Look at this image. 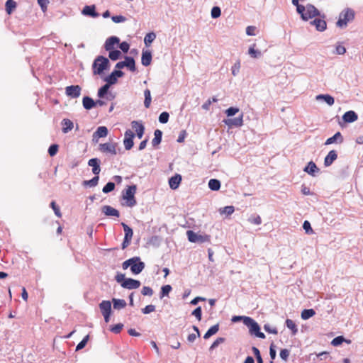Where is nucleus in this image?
I'll use <instances>...</instances> for the list:
<instances>
[{"instance_id":"obj_8","label":"nucleus","mask_w":363,"mask_h":363,"mask_svg":"<svg viewBox=\"0 0 363 363\" xmlns=\"http://www.w3.org/2000/svg\"><path fill=\"white\" fill-rule=\"evenodd\" d=\"M133 264L131 265L130 272L133 274H139L145 269V264L140 257H133Z\"/></svg>"},{"instance_id":"obj_60","label":"nucleus","mask_w":363,"mask_h":363,"mask_svg":"<svg viewBox=\"0 0 363 363\" xmlns=\"http://www.w3.org/2000/svg\"><path fill=\"white\" fill-rule=\"evenodd\" d=\"M218 101V99L216 97V96H213L212 97V99H208L203 105H202V108L204 109V110H209V107L211 106V104H212V102H217Z\"/></svg>"},{"instance_id":"obj_9","label":"nucleus","mask_w":363,"mask_h":363,"mask_svg":"<svg viewBox=\"0 0 363 363\" xmlns=\"http://www.w3.org/2000/svg\"><path fill=\"white\" fill-rule=\"evenodd\" d=\"M123 76L124 72L123 71L114 69L111 74L104 78V81L111 86L117 83L118 78L123 77Z\"/></svg>"},{"instance_id":"obj_21","label":"nucleus","mask_w":363,"mask_h":363,"mask_svg":"<svg viewBox=\"0 0 363 363\" xmlns=\"http://www.w3.org/2000/svg\"><path fill=\"white\" fill-rule=\"evenodd\" d=\"M152 52L149 50H143L142 57H141V63L143 66L147 67L152 62Z\"/></svg>"},{"instance_id":"obj_11","label":"nucleus","mask_w":363,"mask_h":363,"mask_svg":"<svg viewBox=\"0 0 363 363\" xmlns=\"http://www.w3.org/2000/svg\"><path fill=\"white\" fill-rule=\"evenodd\" d=\"M223 122L230 128L241 127L243 125V113L234 118L223 119Z\"/></svg>"},{"instance_id":"obj_48","label":"nucleus","mask_w":363,"mask_h":363,"mask_svg":"<svg viewBox=\"0 0 363 363\" xmlns=\"http://www.w3.org/2000/svg\"><path fill=\"white\" fill-rule=\"evenodd\" d=\"M116 184L114 182H108L102 189L104 194H108L115 189Z\"/></svg>"},{"instance_id":"obj_2","label":"nucleus","mask_w":363,"mask_h":363,"mask_svg":"<svg viewBox=\"0 0 363 363\" xmlns=\"http://www.w3.org/2000/svg\"><path fill=\"white\" fill-rule=\"evenodd\" d=\"M137 191V186L132 184L127 186L122 191V199L125 201L123 205L128 207H133L137 204V201L135 194Z\"/></svg>"},{"instance_id":"obj_61","label":"nucleus","mask_w":363,"mask_h":363,"mask_svg":"<svg viewBox=\"0 0 363 363\" xmlns=\"http://www.w3.org/2000/svg\"><path fill=\"white\" fill-rule=\"evenodd\" d=\"M225 341L224 337H218L211 345L209 350H213L216 348L220 344Z\"/></svg>"},{"instance_id":"obj_12","label":"nucleus","mask_w":363,"mask_h":363,"mask_svg":"<svg viewBox=\"0 0 363 363\" xmlns=\"http://www.w3.org/2000/svg\"><path fill=\"white\" fill-rule=\"evenodd\" d=\"M320 16V13L318 11V9H317L315 7V6H313V4H308L306 5V11L304 13V18H306L303 19L304 21H307L308 20H309L313 17H316V16Z\"/></svg>"},{"instance_id":"obj_50","label":"nucleus","mask_w":363,"mask_h":363,"mask_svg":"<svg viewBox=\"0 0 363 363\" xmlns=\"http://www.w3.org/2000/svg\"><path fill=\"white\" fill-rule=\"evenodd\" d=\"M89 340V335H86L77 345L76 351H79L82 350L86 345L88 341Z\"/></svg>"},{"instance_id":"obj_47","label":"nucleus","mask_w":363,"mask_h":363,"mask_svg":"<svg viewBox=\"0 0 363 363\" xmlns=\"http://www.w3.org/2000/svg\"><path fill=\"white\" fill-rule=\"evenodd\" d=\"M121 225L124 230L125 235L124 237L130 238L132 240L133 235V229L125 224V223H121Z\"/></svg>"},{"instance_id":"obj_15","label":"nucleus","mask_w":363,"mask_h":363,"mask_svg":"<svg viewBox=\"0 0 363 363\" xmlns=\"http://www.w3.org/2000/svg\"><path fill=\"white\" fill-rule=\"evenodd\" d=\"M135 134L130 130H127L124 134L123 144L125 150H130L134 145L133 139Z\"/></svg>"},{"instance_id":"obj_30","label":"nucleus","mask_w":363,"mask_h":363,"mask_svg":"<svg viewBox=\"0 0 363 363\" xmlns=\"http://www.w3.org/2000/svg\"><path fill=\"white\" fill-rule=\"evenodd\" d=\"M162 131L157 129L154 132V138L152 140V145L154 147H157L162 142Z\"/></svg>"},{"instance_id":"obj_13","label":"nucleus","mask_w":363,"mask_h":363,"mask_svg":"<svg viewBox=\"0 0 363 363\" xmlns=\"http://www.w3.org/2000/svg\"><path fill=\"white\" fill-rule=\"evenodd\" d=\"M82 88L79 85H70L65 88V94L72 99H77L81 95Z\"/></svg>"},{"instance_id":"obj_4","label":"nucleus","mask_w":363,"mask_h":363,"mask_svg":"<svg viewBox=\"0 0 363 363\" xmlns=\"http://www.w3.org/2000/svg\"><path fill=\"white\" fill-rule=\"evenodd\" d=\"M355 16L354 11L350 8H347L342 11L339 15V18L336 22L338 28H343L347 27V23L354 20Z\"/></svg>"},{"instance_id":"obj_32","label":"nucleus","mask_w":363,"mask_h":363,"mask_svg":"<svg viewBox=\"0 0 363 363\" xmlns=\"http://www.w3.org/2000/svg\"><path fill=\"white\" fill-rule=\"evenodd\" d=\"M61 123L63 125V127L62 128V131L64 133H67L68 132L72 130L73 127H74L73 122L71 120L68 119V118H64L62 121Z\"/></svg>"},{"instance_id":"obj_28","label":"nucleus","mask_w":363,"mask_h":363,"mask_svg":"<svg viewBox=\"0 0 363 363\" xmlns=\"http://www.w3.org/2000/svg\"><path fill=\"white\" fill-rule=\"evenodd\" d=\"M124 61L125 67H127L130 72H134L136 71L135 61L133 57L125 55L124 57Z\"/></svg>"},{"instance_id":"obj_55","label":"nucleus","mask_w":363,"mask_h":363,"mask_svg":"<svg viewBox=\"0 0 363 363\" xmlns=\"http://www.w3.org/2000/svg\"><path fill=\"white\" fill-rule=\"evenodd\" d=\"M239 108L238 107L231 106L227 108L225 111V114L228 117H231L235 116L236 113L239 112Z\"/></svg>"},{"instance_id":"obj_37","label":"nucleus","mask_w":363,"mask_h":363,"mask_svg":"<svg viewBox=\"0 0 363 363\" xmlns=\"http://www.w3.org/2000/svg\"><path fill=\"white\" fill-rule=\"evenodd\" d=\"M108 60H111L112 61H116L122 57V53L121 51L113 49L111 50H108Z\"/></svg>"},{"instance_id":"obj_33","label":"nucleus","mask_w":363,"mask_h":363,"mask_svg":"<svg viewBox=\"0 0 363 363\" xmlns=\"http://www.w3.org/2000/svg\"><path fill=\"white\" fill-rule=\"evenodd\" d=\"M111 302L113 303V308L116 310L124 308L127 305L126 301L123 299L113 298Z\"/></svg>"},{"instance_id":"obj_14","label":"nucleus","mask_w":363,"mask_h":363,"mask_svg":"<svg viewBox=\"0 0 363 363\" xmlns=\"http://www.w3.org/2000/svg\"><path fill=\"white\" fill-rule=\"evenodd\" d=\"M322 18H315L310 22V24L314 26L318 31L323 32L327 28V23L324 20L325 15L320 16Z\"/></svg>"},{"instance_id":"obj_18","label":"nucleus","mask_w":363,"mask_h":363,"mask_svg":"<svg viewBox=\"0 0 363 363\" xmlns=\"http://www.w3.org/2000/svg\"><path fill=\"white\" fill-rule=\"evenodd\" d=\"M101 160L99 158H91L88 161V165L92 167V173L99 176L101 172Z\"/></svg>"},{"instance_id":"obj_40","label":"nucleus","mask_w":363,"mask_h":363,"mask_svg":"<svg viewBox=\"0 0 363 363\" xmlns=\"http://www.w3.org/2000/svg\"><path fill=\"white\" fill-rule=\"evenodd\" d=\"M285 325L289 330H291L292 335H296L297 334V325L291 319L287 318L285 321Z\"/></svg>"},{"instance_id":"obj_26","label":"nucleus","mask_w":363,"mask_h":363,"mask_svg":"<svg viewBox=\"0 0 363 363\" xmlns=\"http://www.w3.org/2000/svg\"><path fill=\"white\" fill-rule=\"evenodd\" d=\"M182 182V176L179 174H176L169 179V185L173 190L177 189Z\"/></svg>"},{"instance_id":"obj_19","label":"nucleus","mask_w":363,"mask_h":363,"mask_svg":"<svg viewBox=\"0 0 363 363\" xmlns=\"http://www.w3.org/2000/svg\"><path fill=\"white\" fill-rule=\"evenodd\" d=\"M84 16H90L92 18H97L99 13L96 11L95 5L85 6L82 11Z\"/></svg>"},{"instance_id":"obj_64","label":"nucleus","mask_w":363,"mask_h":363,"mask_svg":"<svg viewBox=\"0 0 363 363\" xmlns=\"http://www.w3.org/2000/svg\"><path fill=\"white\" fill-rule=\"evenodd\" d=\"M289 354L290 352L288 349H281L280 350L279 355L283 360L287 361L289 359Z\"/></svg>"},{"instance_id":"obj_57","label":"nucleus","mask_w":363,"mask_h":363,"mask_svg":"<svg viewBox=\"0 0 363 363\" xmlns=\"http://www.w3.org/2000/svg\"><path fill=\"white\" fill-rule=\"evenodd\" d=\"M191 315L195 316L196 319L200 321L202 318V309L201 306L196 308L192 312Z\"/></svg>"},{"instance_id":"obj_1","label":"nucleus","mask_w":363,"mask_h":363,"mask_svg":"<svg viewBox=\"0 0 363 363\" xmlns=\"http://www.w3.org/2000/svg\"><path fill=\"white\" fill-rule=\"evenodd\" d=\"M111 62L108 57L98 55L94 60L91 66L94 75L102 76L105 71L110 69Z\"/></svg>"},{"instance_id":"obj_25","label":"nucleus","mask_w":363,"mask_h":363,"mask_svg":"<svg viewBox=\"0 0 363 363\" xmlns=\"http://www.w3.org/2000/svg\"><path fill=\"white\" fill-rule=\"evenodd\" d=\"M337 158L336 150H330L324 159L325 167L330 166Z\"/></svg>"},{"instance_id":"obj_5","label":"nucleus","mask_w":363,"mask_h":363,"mask_svg":"<svg viewBox=\"0 0 363 363\" xmlns=\"http://www.w3.org/2000/svg\"><path fill=\"white\" fill-rule=\"evenodd\" d=\"M245 325L249 329V333L251 335H254L257 337L264 339L265 335L261 332L259 325L251 317L245 319Z\"/></svg>"},{"instance_id":"obj_34","label":"nucleus","mask_w":363,"mask_h":363,"mask_svg":"<svg viewBox=\"0 0 363 363\" xmlns=\"http://www.w3.org/2000/svg\"><path fill=\"white\" fill-rule=\"evenodd\" d=\"M99 181V176H96L89 179V180H84L82 182V185L84 187H95L98 185Z\"/></svg>"},{"instance_id":"obj_29","label":"nucleus","mask_w":363,"mask_h":363,"mask_svg":"<svg viewBox=\"0 0 363 363\" xmlns=\"http://www.w3.org/2000/svg\"><path fill=\"white\" fill-rule=\"evenodd\" d=\"M82 105L86 110H91L95 107V101L89 96H85L82 99Z\"/></svg>"},{"instance_id":"obj_35","label":"nucleus","mask_w":363,"mask_h":363,"mask_svg":"<svg viewBox=\"0 0 363 363\" xmlns=\"http://www.w3.org/2000/svg\"><path fill=\"white\" fill-rule=\"evenodd\" d=\"M111 85L106 82L104 85L101 86L97 91V96L100 99H104L106 95H108V90Z\"/></svg>"},{"instance_id":"obj_52","label":"nucleus","mask_w":363,"mask_h":363,"mask_svg":"<svg viewBox=\"0 0 363 363\" xmlns=\"http://www.w3.org/2000/svg\"><path fill=\"white\" fill-rule=\"evenodd\" d=\"M169 118V113L167 111H163L159 116L158 120H159L160 123H161L162 124H165L168 122Z\"/></svg>"},{"instance_id":"obj_24","label":"nucleus","mask_w":363,"mask_h":363,"mask_svg":"<svg viewBox=\"0 0 363 363\" xmlns=\"http://www.w3.org/2000/svg\"><path fill=\"white\" fill-rule=\"evenodd\" d=\"M303 171L308 174L314 177L316 173H318L320 169L316 166L315 163L313 161H310L307 165L304 167Z\"/></svg>"},{"instance_id":"obj_3","label":"nucleus","mask_w":363,"mask_h":363,"mask_svg":"<svg viewBox=\"0 0 363 363\" xmlns=\"http://www.w3.org/2000/svg\"><path fill=\"white\" fill-rule=\"evenodd\" d=\"M115 279L121 284V287L127 289H136L141 285L139 280L132 278H126L124 274L120 272H117Z\"/></svg>"},{"instance_id":"obj_51","label":"nucleus","mask_w":363,"mask_h":363,"mask_svg":"<svg viewBox=\"0 0 363 363\" xmlns=\"http://www.w3.org/2000/svg\"><path fill=\"white\" fill-rule=\"evenodd\" d=\"M248 221L250 223L255 224V225H259L262 223V219L261 217L259 215H251L249 218Z\"/></svg>"},{"instance_id":"obj_44","label":"nucleus","mask_w":363,"mask_h":363,"mask_svg":"<svg viewBox=\"0 0 363 363\" xmlns=\"http://www.w3.org/2000/svg\"><path fill=\"white\" fill-rule=\"evenodd\" d=\"M172 290V287L169 284L162 286L161 287V290L160 292V298H162L164 296H167Z\"/></svg>"},{"instance_id":"obj_39","label":"nucleus","mask_w":363,"mask_h":363,"mask_svg":"<svg viewBox=\"0 0 363 363\" xmlns=\"http://www.w3.org/2000/svg\"><path fill=\"white\" fill-rule=\"evenodd\" d=\"M218 330H219V324L217 323V324L211 326L206 331V333L203 335V338L205 340H207V339L210 338L211 336H213V335L216 334L218 332Z\"/></svg>"},{"instance_id":"obj_41","label":"nucleus","mask_w":363,"mask_h":363,"mask_svg":"<svg viewBox=\"0 0 363 363\" xmlns=\"http://www.w3.org/2000/svg\"><path fill=\"white\" fill-rule=\"evenodd\" d=\"M208 188L212 191H218L220 189L221 183L220 180L217 179H211L208 181Z\"/></svg>"},{"instance_id":"obj_62","label":"nucleus","mask_w":363,"mask_h":363,"mask_svg":"<svg viewBox=\"0 0 363 363\" xmlns=\"http://www.w3.org/2000/svg\"><path fill=\"white\" fill-rule=\"evenodd\" d=\"M118 47L123 52L127 53L130 49V44L126 41L119 42Z\"/></svg>"},{"instance_id":"obj_42","label":"nucleus","mask_w":363,"mask_h":363,"mask_svg":"<svg viewBox=\"0 0 363 363\" xmlns=\"http://www.w3.org/2000/svg\"><path fill=\"white\" fill-rule=\"evenodd\" d=\"M315 315V311L313 308L303 309L301 311V317L303 320H308Z\"/></svg>"},{"instance_id":"obj_53","label":"nucleus","mask_w":363,"mask_h":363,"mask_svg":"<svg viewBox=\"0 0 363 363\" xmlns=\"http://www.w3.org/2000/svg\"><path fill=\"white\" fill-rule=\"evenodd\" d=\"M303 228L305 233L308 235L314 233V231L311 227V223L308 220H305L303 223Z\"/></svg>"},{"instance_id":"obj_20","label":"nucleus","mask_w":363,"mask_h":363,"mask_svg":"<svg viewBox=\"0 0 363 363\" xmlns=\"http://www.w3.org/2000/svg\"><path fill=\"white\" fill-rule=\"evenodd\" d=\"M101 211L106 216H113L116 218L120 216V212L117 209L108 205L103 206L101 208Z\"/></svg>"},{"instance_id":"obj_23","label":"nucleus","mask_w":363,"mask_h":363,"mask_svg":"<svg viewBox=\"0 0 363 363\" xmlns=\"http://www.w3.org/2000/svg\"><path fill=\"white\" fill-rule=\"evenodd\" d=\"M132 128L135 129L136 135L139 139H141L144 135L145 126L140 122L133 121L131 123Z\"/></svg>"},{"instance_id":"obj_17","label":"nucleus","mask_w":363,"mask_h":363,"mask_svg":"<svg viewBox=\"0 0 363 363\" xmlns=\"http://www.w3.org/2000/svg\"><path fill=\"white\" fill-rule=\"evenodd\" d=\"M108 133V130L106 126H99L93 133V142L97 143L99 138L106 137Z\"/></svg>"},{"instance_id":"obj_22","label":"nucleus","mask_w":363,"mask_h":363,"mask_svg":"<svg viewBox=\"0 0 363 363\" xmlns=\"http://www.w3.org/2000/svg\"><path fill=\"white\" fill-rule=\"evenodd\" d=\"M342 118L345 123H350L358 119V115L354 111H348L343 114Z\"/></svg>"},{"instance_id":"obj_56","label":"nucleus","mask_w":363,"mask_h":363,"mask_svg":"<svg viewBox=\"0 0 363 363\" xmlns=\"http://www.w3.org/2000/svg\"><path fill=\"white\" fill-rule=\"evenodd\" d=\"M211 15L213 18H218L221 15L220 8L218 6H213L211 11Z\"/></svg>"},{"instance_id":"obj_63","label":"nucleus","mask_w":363,"mask_h":363,"mask_svg":"<svg viewBox=\"0 0 363 363\" xmlns=\"http://www.w3.org/2000/svg\"><path fill=\"white\" fill-rule=\"evenodd\" d=\"M264 330L269 333H272V334H274V335H277L278 333V330L277 329V328H272L271 325L268 323L267 324H264Z\"/></svg>"},{"instance_id":"obj_6","label":"nucleus","mask_w":363,"mask_h":363,"mask_svg":"<svg viewBox=\"0 0 363 363\" xmlns=\"http://www.w3.org/2000/svg\"><path fill=\"white\" fill-rule=\"evenodd\" d=\"M186 235L189 241L193 243H203L205 242H208L210 240L209 235H199L198 233L191 230H187Z\"/></svg>"},{"instance_id":"obj_54","label":"nucleus","mask_w":363,"mask_h":363,"mask_svg":"<svg viewBox=\"0 0 363 363\" xmlns=\"http://www.w3.org/2000/svg\"><path fill=\"white\" fill-rule=\"evenodd\" d=\"M59 150V145L57 144H52L48 148V154L50 157H54L57 155Z\"/></svg>"},{"instance_id":"obj_36","label":"nucleus","mask_w":363,"mask_h":363,"mask_svg":"<svg viewBox=\"0 0 363 363\" xmlns=\"http://www.w3.org/2000/svg\"><path fill=\"white\" fill-rule=\"evenodd\" d=\"M316 99H323L329 106H333L335 103L334 97L329 94H319L316 96Z\"/></svg>"},{"instance_id":"obj_38","label":"nucleus","mask_w":363,"mask_h":363,"mask_svg":"<svg viewBox=\"0 0 363 363\" xmlns=\"http://www.w3.org/2000/svg\"><path fill=\"white\" fill-rule=\"evenodd\" d=\"M256 44H253L252 46L249 48L248 54L251 57L254 59H258L262 57V52L258 49H255Z\"/></svg>"},{"instance_id":"obj_7","label":"nucleus","mask_w":363,"mask_h":363,"mask_svg":"<svg viewBox=\"0 0 363 363\" xmlns=\"http://www.w3.org/2000/svg\"><path fill=\"white\" fill-rule=\"evenodd\" d=\"M100 311L104 318L106 323H108L112 314L111 302L110 301L104 300L99 303Z\"/></svg>"},{"instance_id":"obj_43","label":"nucleus","mask_w":363,"mask_h":363,"mask_svg":"<svg viewBox=\"0 0 363 363\" xmlns=\"http://www.w3.org/2000/svg\"><path fill=\"white\" fill-rule=\"evenodd\" d=\"M156 34L154 32L148 33L144 38V43L146 47L150 45V44L155 40Z\"/></svg>"},{"instance_id":"obj_16","label":"nucleus","mask_w":363,"mask_h":363,"mask_svg":"<svg viewBox=\"0 0 363 363\" xmlns=\"http://www.w3.org/2000/svg\"><path fill=\"white\" fill-rule=\"evenodd\" d=\"M120 39L117 36H111L108 38L104 45V48L106 51L111 50L115 49L116 45H118Z\"/></svg>"},{"instance_id":"obj_10","label":"nucleus","mask_w":363,"mask_h":363,"mask_svg":"<svg viewBox=\"0 0 363 363\" xmlns=\"http://www.w3.org/2000/svg\"><path fill=\"white\" fill-rule=\"evenodd\" d=\"M117 143H101L99 145V150L104 153H110L113 155L117 154L116 147Z\"/></svg>"},{"instance_id":"obj_59","label":"nucleus","mask_w":363,"mask_h":363,"mask_svg":"<svg viewBox=\"0 0 363 363\" xmlns=\"http://www.w3.org/2000/svg\"><path fill=\"white\" fill-rule=\"evenodd\" d=\"M269 356L272 362L277 357L276 345L274 342H272L269 346Z\"/></svg>"},{"instance_id":"obj_45","label":"nucleus","mask_w":363,"mask_h":363,"mask_svg":"<svg viewBox=\"0 0 363 363\" xmlns=\"http://www.w3.org/2000/svg\"><path fill=\"white\" fill-rule=\"evenodd\" d=\"M344 342L350 343V340H347L342 335H340L333 338V340L331 342V345L335 347H337L342 345Z\"/></svg>"},{"instance_id":"obj_46","label":"nucleus","mask_w":363,"mask_h":363,"mask_svg":"<svg viewBox=\"0 0 363 363\" xmlns=\"http://www.w3.org/2000/svg\"><path fill=\"white\" fill-rule=\"evenodd\" d=\"M144 96H145L144 106L145 108H148L150 106L151 101H152L151 93L148 89H146L144 91Z\"/></svg>"},{"instance_id":"obj_31","label":"nucleus","mask_w":363,"mask_h":363,"mask_svg":"<svg viewBox=\"0 0 363 363\" xmlns=\"http://www.w3.org/2000/svg\"><path fill=\"white\" fill-rule=\"evenodd\" d=\"M17 7V4L14 0H7L5 4V10L8 15H11Z\"/></svg>"},{"instance_id":"obj_49","label":"nucleus","mask_w":363,"mask_h":363,"mask_svg":"<svg viewBox=\"0 0 363 363\" xmlns=\"http://www.w3.org/2000/svg\"><path fill=\"white\" fill-rule=\"evenodd\" d=\"M50 207L54 211V213L56 216H57L58 218L62 217V213L60 207L57 206L55 201L50 202Z\"/></svg>"},{"instance_id":"obj_58","label":"nucleus","mask_w":363,"mask_h":363,"mask_svg":"<svg viewBox=\"0 0 363 363\" xmlns=\"http://www.w3.org/2000/svg\"><path fill=\"white\" fill-rule=\"evenodd\" d=\"M123 328V323H118V324L111 326L110 330L115 334H118L121 333Z\"/></svg>"},{"instance_id":"obj_27","label":"nucleus","mask_w":363,"mask_h":363,"mask_svg":"<svg viewBox=\"0 0 363 363\" xmlns=\"http://www.w3.org/2000/svg\"><path fill=\"white\" fill-rule=\"evenodd\" d=\"M344 138L340 132H337L332 137L328 138L325 143V145H328L335 143H342Z\"/></svg>"}]
</instances>
